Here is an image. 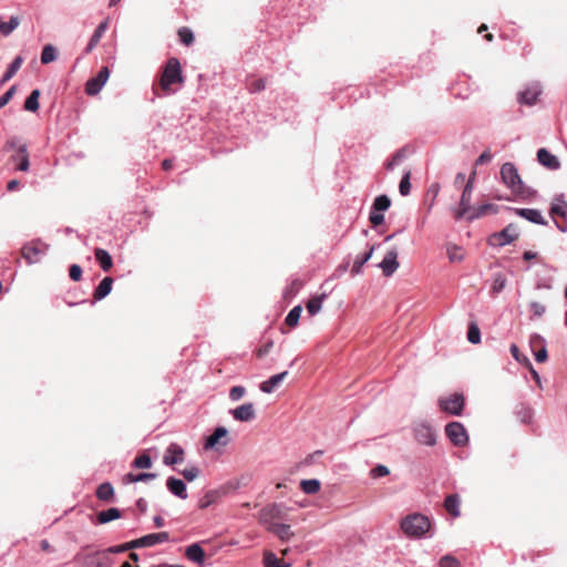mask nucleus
Here are the masks:
<instances>
[{
  "instance_id": "21",
  "label": "nucleus",
  "mask_w": 567,
  "mask_h": 567,
  "mask_svg": "<svg viewBox=\"0 0 567 567\" xmlns=\"http://www.w3.org/2000/svg\"><path fill=\"white\" fill-rule=\"evenodd\" d=\"M488 213L496 214L497 213V206L494 205V204H489V203L482 204V205H478L476 207L472 206V210H470V213H467L464 218L467 221L471 223V221H473L475 219H478V218L485 216Z\"/></svg>"
},
{
  "instance_id": "16",
  "label": "nucleus",
  "mask_w": 567,
  "mask_h": 567,
  "mask_svg": "<svg viewBox=\"0 0 567 567\" xmlns=\"http://www.w3.org/2000/svg\"><path fill=\"white\" fill-rule=\"evenodd\" d=\"M184 461V450L177 443H172L167 447L165 455L163 457V463L165 465H174L182 463Z\"/></svg>"
},
{
  "instance_id": "37",
  "label": "nucleus",
  "mask_w": 567,
  "mask_h": 567,
  "mask_svg": "<svg viewBox=\"0 0 567 567\" xmlns=\"http://www.w3.org/2000/svg\"><path fill=\"white\" fill-rule=\"evenodd\" d=\"M320 486H321L320 481L317 478L302 480L300 482V487H301L302 492L308 495L318 493L320 491Z\"/></svg>"
},
{
  "instance_id": "3",
  "label": "nucleus",
  "mask_w": 567,
  "mask_h": 567,
  "mask_svg": "<svg viewBox=\"0 0 567 567\" xmlns=\"http://www.w3.org/2000/svg\"><path fill=\"white\" fill-rule=\"evenodd\" d=\"M184 82V78L182 74V66L176 58H171L161 76V87L166 92H173L172 86L174 84H182Z\"/></svg>"
},
{
  "instance_id": "63",
  "label": "nucleus",
  "mask_w": 567,
  "mask_h": 567,
  "mask_svg": "<svg viewBox=\"0 0 567 567\" xmlns=\"http://www.w3.org/2000/svg\"><path fill=\"white\" fill-rule=\"evenodd\" d=\"M69 276L73 281H79L82 278V268L76 264L71 265Z\"/></svg>"
},
{
  "instance_id": "61",
  "label": "nucleus",
  "mask_w": 567,
  "mask_h": 567,
  "mask_svg": "<svg viewBox=\"0 0 567 567\" xmlns=\"http://www.w3.org/2000/svg\"><path fill=\"white\" fill-rule=\"evenodd\" d=\"M369 220H370V223L372 224L373 227H377V226L383 224L384 215L382 213H379V212H375V210H371L370 216H369Z\"/></svg>"
},
{
  "instance_id": "24",
  "label": "nucleus",
  "mask_w": 567,
  "mask_h": 567,
  "mask_svg": "<svg viewBox=\"0 0 567 567\" xmlns=\"http://www.w3.org/2000/svg\"><path fill=\"white\" fill-rule=\"evenodd\" d=\"M166 485H167V488L169 489V492L172 494H174L175 496H177L182 499L187 498L186 485L182 480L175 478V477H168Z\"/></svg>"
},
{
  "instance_id": "44",
  "label": "nucleus",
  "mask_w": 567,
  "mask_h": 567,
  "mask_svg": "<svg viewBox=\"0 0 567 567\" xmlns=\"http://www.w3.org/2000/svg\"><path fill=\"white\" fill-rule=\"evenodd\" d=\"M302 308L301 306L293 307L287 315L285 322L289 327H295L298 324Z\"/></svg>"
},
{
  "instance_id": "32",
  "label": "nucleus",
  "mask_w": 567,
  "mask_h": 567,
  "mask_svg": "<svg viewBox=\"0 0 567 567\" xmlns=\"http://www.w3.org/2000/svg\"><path fill=\"white\" fill-rule=\"evenodd\" d=\"M95 259L104 271H109L113 265L111 255L103 248H96L94 251Z\"/></svg>"
},
{
  "instance_id": "57",
  "label": "nucleus",
  "mask_w": 567,
  "mask_h": 567,
  "mask_svg": "<svg viewBox=\"0 0 567 567\" xmlns=\"http://www.w3.org/2000/svg\"><path fill=\"white\" fill-rule=\"evenodd\" d=\"M529 308L530 310L533 311V318H540L544 316V313L546 312V307L540 303V302H537V301H532L529 303Z\"/></svg>"
},
{
  "instance_id": "49",
  "label": "nucleus",
  "mask_w": 567,
  "mask_h": 567,
  "mask_svg": "<svg viewBox=\"0 0 567 567\" xmlns=\"http://www.w3.org/2000/svg\"><path fill=\"white\" fill-rule=\"evenodd\" d=\"M411 173L406 172L399 184V192L402 196H408L411 192V183H410Z\"/></svg>"
},
{
  "instance_id": "50",
  "label": "nucleus",
  "mask_w": 567,
  "mask_h": 567,
  "mask_svg": "<svg viewBox=\"0 0 567 567\" xmlns=\"http://www.w3.org/2000/svg\"><path fill=\"white\" fill-rule=\"evenodd\" d=\"M133 466L136 468H150L152 466V458L147 454H142L135 457Z\"/></svg>"
},
{
  "instance_id": "7",
  "label": "nucleus",
  "mask_w": 567,
  "mask_h": 567,
  "mask_svg": "<svg viewBox=\"0 0 567 567\" xmlns=\"http://www.w3.org/2000/svg\"><path fill=\"white\" fill-rule=\"evenodd\" d=\"M464 404L465 400L461 393H454L447 398L439 399L440 409L451 415H461L464 409Z\"/></svg>"
},
{
  "instance_id": "28",
  "label": "nucleus",
  "mask_w": 567,
  "mask_h": 567,
  "mask_svg": "<svg viewBox=\"0 0 567 567\" xmlns=\"http://www.w3.org/2000/svg\"><path fill=\"white\" fill-rule=\"evenodd\" d=\"M113 279L111 277H105L101 280L99 286L95 288L93 292V298L95 300L104 299L112 291Z\"/></svg>"
},
{
  "instance_id": "30",
  "label": "nucleus",
  "mask_w": 567,
  "mask_h": 567,
  "mask_svg": "<svg viewBox=\"0 0 567 567\" xmlns=\"http://www.w3.org/2000/svg\"><path fill=\"white\" fill-rule=\"evenodd\" d=\"M23 63V58L18 55L16 59L11 62L4 74L2 75L0 80V85H3L6 82H8L10 79H12L17 72L20 70L21 65Z\"/></svg>"
},
{
  "instance_id": "53",
  "label": "nucleus",
  "mask_w": 567,
  "mask_h": 567,
  "mask_svg": "<svg viewBox=\"0 0 567 567\" xmlns=\"http://www.w3.org/2000/svg\"><path fill=\"white\" fill-rule=\"evenodd\" d=\"M517 416L523 423H529L533 417V410L527 405H522L519 410H517Z\"/></svg>"
},
{
  "instance_id": "33",
  "label": "nucleus",
  "mask_w": 567,
  "mask_h": 567,
  "mask_svg": "<svg viewBox=\"0 0 567 567\" xmlns=\"http://www.w3.org/2000/svg\"><path fill=\"white\" fill-rule=\"evenodd\" d=\"M121 511L116 507H111L106 511H102L97 514V522L100 524H107L114 519H117L121 517Z\"/></svg>"
},
{
  "instance_id": "2",
  "label": "nucleus",
  "mask_w": 567,
  "mask_h": 567,
  "mask_svg": "<svg viewBox=\"0 0 567 567\" xmlns=\"http://www.w3.org/2000/svg\"><path fill=\"white\" fill-rule=\"evenodd\" d=\"M430 527V519L419 513L410 514L401 520V529L406 536L412 538L423 537Z\"/></svg>"
},
{
  "instance_id": "54",
  "label": "nucleus",
  "mask_w": 567,
  "mask_h": 567,
  "mask_svg": "<svg viewBox=\"0 0 567 567\" xmlns=\"http://www.w3.org/2000/svg\"><path fill=\"white\" fill-rule=\"evenodd\" d=\"M266 89V80L265 79H254L248 82V90L251 93L261 92Z\"/></svg>"
},
{
  "instance_id": "13",
  "label": "nucleus",
  "mask_w": 567,
  "mask_h": 567,
  "mask_svg": "<svg viewBox=\"0 0 567 567\" xmlns=\"http://www.w3.org/2000/svg\"><path fill=\"white\" fill-rule=\"evenodd\" d=\"M540 93H542L540 84L537 82H534L518 93V102L520 104L532 106V105L536 104Z\"/></svg>"
},
{
  "instance_id": "1",
  "label": "nucleus",
  "mask_w": 567,
  "mask_h": 567,
  "mask_svg": "<svg viewBox=\"0 0 567 567\" xmlns=\"http://www.w3.org/2000/svg\"><path fill=\"white\" fill-rule=\"evenodd\" d=\"M502 182L509 188L514 194L527 197L534 195L536 192L529 187H526L518 174L516 166L513 163H504L501 167Z\"/></svg>"
},
{
  "instance_id": "5",
  "label": "nucleus",
  "mask_w": 567,
  "mask_h": 567,
  "mask_svg": "<svg viewBox=\"0 0 567 567\" xmlns=\"http://www.w3.org/2000/svg\"><path fill=\"white\" fill-rule=\"evenodd\" d=\"M48 249L49 245L42 243L41 240H33L22 247L21 254L29 264H35L41 260V258L47 254Z\"/></svg>"
},
{
  "instance_id": "59",
  "label": "nucleus",
  "mask_w": 567,
  "mask_h": 567,
  "mask_svg": "<svg viewBox=\"0 0 567 567\" xmlns=\"http://www.w3.org/2000/svg\"><path fill=\"white\" fill-rule=\"evenodd\" d=\"M246 393V389L241 385H236L230 389L229 398L233 401L240 400Z\"/></svg>"
},
{
  "instance_id": "48",
  "label": "nucleus",
  "mask_w": 567,
  "mask_h": 567,
  "mask_svg": "<svg viewBox=\"0 0 567 567\" xmlns=\"http://www.w3.org/2000/svg\"><path fill=\"white\" fill-rule=\"evenodd\" d=\"M19 145H27V143H23L21 138L18 136H11L6 141L3 145V151L9 152L14 150L16 152H18Z\"/></svg>"
},
{
  "instance_id": "22",
  "label": "nucleus",
  "mask_w": 567,
  "mask_h": 567,
  "mask_svg": "<svg viewBox=\"0 0 567 567\" xmlns=\"http://www.w3.org/2000/svg\"><path fill=\"white\" fill-rule=\"evenodd\" d=\"M537 161L544 167L551 169V171H556L560 167V162L557 158V156L553 155L546 148H539L537 151Z\"/></svg>"
},
{
  "instance_id": "31",
  "label": "nucleus",
  "mask_w": 567,
  "mask_h": 567,
  "mask_svg": "<svg viewBox=\"0 0 567 567\" xmlns=\"http://www.w3.org/2000/svg\"><path fill=\"white\" fill-rule=\"evenodd\" d=\"M374 250H375V246L373 245L370 247V249L367 252L357 256V258L353 262L352 269H351V272L353 275H359L361 272L363 265L369 261V259L372 257Z\"/></svg>"
},
{
  "instance_id": "4",
  "label": "nucleus",
  "mask_w": 567,
  "mask_h": 567,
  "mask_svg": "<svg viewBox=\"0 0 567 567\" xmlns=\"http://www.w3.org/2000/svg\"><path fill=\"white\" fill-rule=\"evenodd\" d=\"M474 179H475V172L472 173V175L470 176L467 183L465 184V186L463 188L458 206L451 208L453 212L454 219L457 221L464 219L466 214L470 213V210H472L471 203H472V193L474 189Z\"/></svg>"
},
{
  "instance_id": "6",
  "label": "nucleus",
  "mask_w": 567,
  "mask_h": 567,
  "mask_svg": "<svg viewBox=\"0 0 567 567\" xmlns=\"http://www.w3.org/2000/svg\"><path fill=\"white\" fill-rule=\"evenodd\" d=\"M414 439L423 445L433 446L436 443V432L427 422H417L413 426Z\"/></svg>"
},
{
  "instance_id": "20",
  "label": "nucleus",
  "mask_w": 567,
  "mask_h": 567,
  "mask_svg": "<svg viewBox=\"0 0 567 567\" xmlns=\"http://www.w3.org/2000/svg\"><path fill=\"white\" fill-rule=\"evenodd\" d=\"M185 556L200 567L205 565L206 554L199 543L189 545L185 550Z\"/></svg>"
},
{
  "instance_id": "36",
  "label": "nucleus",
  "mask_w": 567,
  "mask_h": 567,
  "mask_svg": "<svg viewBox=\"0 0 567 567\" xmlns=\"http://www.w3.org/2000/svg\"><path fill=\"white\" fill-rule=\"evenodd\" d=\"M114 496V488L111 483H102L96 489V497L101 501L109 502Z\"/></svg>"
},
{
  "instance_id": "46",
  "label": "nucleus",
  "mask_w": 567,
  "mask_h": 567,
  "mask_svg": "<svg viewBox=\"0 0 567 567\" xmlns=\"http://www.w3.org/2000/svg\"><path fill=\"white\" fill-rule=\"evenodd\" d=\"M467 340L473 344H477L481 342V331L477 324L474 322H472L468 327Z\"/></svg>"
},
{
  "instance_id": "38",
  "label": "nucleus",
  "mask_w": 567,
  "mask_h": 567,
  "mask_svg": "<svg viewBox=\"0 0 567 567\" xmlns=\"http://www.w3.org/2000/svg\"><path fill=\"white\" fill-rule=\"evenodd\" d=\"M40 91L33 90L24 102V110L29 112H37L40 107L39 104Z\"/></svg>"
},
{
  "instance_id": "10",
  "label": "nucleus",
  "mask_w": 567,
  "mask_h": 567,
  "mask_svg": "<svg viewBox=\"0 0 567 567\" xmlns=\"http://www.w3.org/2000/svg\"><path fill=\"white\" fill-rule=\"evenodd\" d=\"M110 76V71L107 66L101 68L99 73L90 79L85 84V93L87 95H96L104 84L106 83L107 79Z\"/></svg>"
},
{
  "instance_id": "18",
  "label": "nucleus",
  "mask_w": 567,
  "mask_h": 567,
  "mask_svg": "<svg viewBox=\"0 0 567 567\" xmlns=\"http://www.w3.org/2000/svg\"><path fill=\"white\" fill-rule=\"evenodd\" d=\"M517 216L537 225H547L542 213L535 208H511Z\"/></svg>"
},
{
  "instance_id": "26",
  "label": "nucleus",
  "mask_w": 567,
  "mask_h": 567,
  "mask_svg": "<svg viewBox=\"0 0 567 567\" xmlns=\"http://www.w3.org/2000/svg\"><path fill=\"white\" fill-rule=\"evenodd\" d=\"M549 214L551 216H555V215H558L561 217L567 216V202L565 199L564 194H559L554 198V200L550 205V208H549Z\"/></svg>"
},
{
  "instance_id": "9",
  "label": "nucleus",
  "mask_w": 567,
  "mask_h": 567,
  "mask_svg": "<svg viewBox=\"0 0 567 567\" xmlns=\"http://www.w3.org/2000/svg\"><path fill=\"white\" fill-rule=\"evenodd\" d=\"M445 434L455 446H464L468 441L467 432L464 425L460 422L447 423L445 426Z\"/></svg>"
},
{
  "instance_id": "52",
  "label": "nucleus",
  "mask_w": 567,
  "mask_h": 567,
  "mask_svg": "<svg viewBox=\"0 0 567 567\" xmlns=\"http://www.w3.org/2000/svg\"><path fill=\"white\" fill-rule=\"evenodd\" d=\"M235 478L229 480L225 485H221L218 489H215V497L218 495H228L238 489L234 486Z\"/></svg>"
},
{
  "instance_id": "56",
  "label": "nucleus",
  "mask_w": 567,
  "mask_h": 567,
  "mask_svg": "<svg viewBox=\"0 0 567 567\" xmlns=\"http://www.w3.org/2000/svg\"><path fill=\"white\" fill-rule=\"evenodd\" d=\"M447 255H449V259L451 261H462L464 258V255H463L461 248L457 246L447 247Z\"/></svg>"
},
{
  "instance_id": "43",
  "label": "nucleus",
  "mask_w": 567,
  "mask_h": 567,
  "mask_svg": "<svg viewBox=\"0 0 567 567\" xmlns=\"http://www.w3.org/2000/svg\"><path fill=\"white\" fill-rule=\"evenodd\" d=\"M406 157L405 148L396 151L391 159L386 163L385 167L388 171H392L395 166L400 165Z\"/></svg>"
},
{
  "instance_id": "27",
  "label": "nucleus",
  "mask_w": 567,
  "mask_h": 567,
  "mask_svg": "<svg viewBox=\"0 0 567 567\" xmlns=\"http://www.w3.org/2000/svg\"><path fill=\"white\" fill-rule=\"evenodd\" d=\"M461 497L458 494H450L446 496L444 501L445 509L453 516L458 517L461 514Z\"/></svg>"
},
{
  "instance_id": "39",
  "label": "nucleus",
  "mask_w": 567,
  "mask_h": 567,
  "mask_svg": "<svg viewBox=\"0 0 567 567\" xmlns=\"http://www.w3.org/2000/svg\"><path fill=\"white\" fill-rule=\"evenodd\" d=\"M155 473H140V474H133L128 473L124 476L125 483H137V482H146L156 478Z\"/></svg>"
},
{
  "instance_id": "23",
  "label": "nucleus",
  "mask_w": 567,
  "mask_h": 567,
  "mask_svg": "<svg viewBox=\"0 0 567 567\" xmlns=\"http://www.w3.org/2000/svg\"><path fill=\"white\" fill-rule=\"evenodd\" d=\"M288 371H284L281 373L275 374L270 377L268 380L260 383V391L264 393H271L274 390L284 381L287 377Z\"/></svg>"
},
{
  "instance_id": "11",
  "label": "nucleus",
  "mask_w": 567,
  "mask_h": 567,
  "mask_svg": "<svg viewBox=\"0 0 567 567\" xmlns=\"http://www.w3.org/2000/svg\"><path fill=\"white\" fill-rule=\"evenodd\" d=\"M281 513V505L276 503L270 504L259 512V522L266 527V529H269V525L277 524L275 520L280 518Z\"/></svg>"
},
{
  "instance_id": "58",
  "label": "nucleus",
  "mask_w": 567,
  "mask_h": 567,
  "mask_svg": "<svg viewBox=\"0 0 567 567\" xmlns=\"http://www.w3.org/2000/svg\"><path fill=\"white\" fill-rule=\"evenodd\" d=\"M440 567H460V561L451 555H445L440 559Z\"/></svg>"
},
{
  "instance_id": "35",
  "label": "nucleus",
  "mask_w": 567,
  "mask_h": 567,
  "mask_svg": "<svg viewBox=\"0 0 567 567\" xmlns=\"http://www.w3.org/2000/svg\"><path fill=\"white\" fill-rule=\"evenodd\" d=\"M264 565L265 567H290L291 564L285 563L284 560L279 559L276 554L272 551H266L264 554Z\"/></svg>"
},
{
  "instance_id": "47",
  "label": "nucleus",
  "mask_w": 567,
  "mask_h": 567,
  "mask_svg": "<svg viewBox=\"0 0 567 567\" xmlns=\"http://www.w3.org/2000/svg\"><path fill=\"white\" fill-rule=\"evenodd\" d=\"M178 38L181 43L190 45L194 41L193 31L189 28L183 27L178 30Z\"/></svg>"
},
{
  "instance_id": "29",
  "label": "nucleus",
  "mask_w": 567,
  "mask_h": 567,
  "mask_svg": "<svg viewBox=\"0 0 567 567\" xmlns=\"http://www.w3.org/2000/svg\"><path fill=\"white\" fill-rule=\"evenodd\" d=\"M109 23L107 21L101 22L97 28L95 29L94 33L92 34L86 48L85 53H90L100 42L101 38L107 30Z\"/></svg>"
},
{
  "instance_id": "34",
  "label": "nucleus",
  "mask_w": 567,
  "mask_h": 567,
  "mask_svg": "<svg viewBox=\"0 0 567 567\" xmlns=\"http://www.w3.org/2000/svg\"><path fill=\"white\" fill-rule=\"evenodd\" d=\"M21 20L18 16H12L8 22H0V33L3 37L10 35L20 24Z\"/></svg>"
},
{
  "instance_id": "15",
  "label": "nucleus",
  "mask_w": 567,
  "mask_h": 567,
  "mask_svg": "<svg viewBox=\"0 0 567 567\" xmlns=\"http://www.w3.org/2000/svg\"><path fill=\"white\" fill-rule=\"evenodd\" d=\"M10 162L16 164L17 171L28 172L30 169L28 145H19V151L10 157Z\"/></svg>"
},
{
  "instance_id": "42",
  "label": "nucleus",
  "mask_w": 567,
  "mask_h": 567,
  "mask_svg": "<svg viewBox=\"0 0 567 567\" xmlns=\"http://www.w3.org/2000/svg\"><path fill=\"white\" fill-rule=\"evenodd\" d=\"M326 298V295L317 296L310 299L306 306L307 311L309 315L315 316L317 315L322 307L323 299Z\"/></svg>"
},
{
  "instance_id": "41",
  "label": "nucleus",
  "mask_w": 567,
  "mask_h": 567,
  "mask_svg": "<svg viewBox=\"0 0 567 567\" xmlns=\"http://www.w3.org/2000/svg\"><path fill=\"white\" fill-rule=\"evenodd\" d=\"M391 206V200L386 195H379L374 198L372 204V210L382 213L389 209Z\"/></svg>"
},
{
  "instance_id": "64",
  "label": "nucleus",
  "mask_w": 567,
  "mask_h": 567,
  "mask_svg": "<svg viewBox=\"0 0 567 567\" xmlns=\"http://www.w3.org/2000/svg\"><path fill=\"white\" fill-rule=\"evenodd\" d=\"M14 93L16 86L13 85L0 97V109L4 107L10 102Z\"/></svg>"
},
{
  "instance_id": "8",
  "label": "nucleus",
  "mask_w": 567,
  "mask_h": 567,
  "mask_svg": "<svg viewBox=\"0 0 567 567\" xmlns=\"http://www.w3.org/2000/svg\"><path fill=\"white\" fill-rule=\"evenodd\" d=\"M519 236L518 228L514 224H508L504 229L494 233L489 237V244L498 247H504L512 244Z\"/></svg>"
},
{
  "instance_id": "45",
  "label": "nucleus",
  "mask_w": 567,
  "mask_h": 567,
  "mask_svg": "<svg viewBox=\"0 0 567 567\" xmlns=\"http://www.w3.org/2000/svg\"><path fill=\"white\" fill-rule=\"evenodd\" d=\"M227 434L228 431L226 427H215V452L217 451V445H226L228 443Z\"/></svg>"
},
{
  "instance_id": "60",
  "label": "nucleus",
  "mask_w": 567,
  "mask_h": 567,
  "mask_svg": "<svg viewBox=\"0 0 567 567\" xmlns=\"http://www.w3.org/2000/svg\"><path fill=\"white\" fill-rule=\"evenodd\" d=\"M390 474V470L382 464L377 465L374 468L371 470V476L373 478L383 477Z\"/></svg>"
},
{
  "instance_id": "12",
  "label": "nucleus",
  "mask_w": 567,
  "mask_h": 567,
  "mask_svg": "<svg viewBox=\"0 0 567 567\" xmlns=\"http://www.w3.org/2000/svg\"><path fill=\"white\" fill-rule=\"evenodd\" d=\"M398 261V249L395 247L391 248L382 259V261L378 265L381 268L383 275L385 277H391L396 269L399 268Z\"/></svg>"
},
{
  "instance_id": "14",
  "label": "nucleus",
  "mask_w": 567,
  "mask_h": 567,
  "mask_svg": "<svg viewBox=\"0 0 567 567\" xmlns=\"http://www.w3.org/2000/svg\"><path fill=\"white\" fill-rule=\"evenodd\" d=\"M169 540V534L167 532L154 533L145 535L141 538L134 539V544L136 548L142 547H152L161 543H166Z\"/></svg>"
},
{
  "instance_id": "40",
  "label": "nucleus",
  "mask_w": 567,
  "mask_h": 567,
  "mask_svg": "<svg viewBox=\"0 0 567 567\" xmlns=\"http://www.w3.org/2000/svg\"><path fill=\"white\" fill-rule=\"evenodd\" d=\"M56 58H58L56 49L52 44L44 45L42 53H41V63L49 64V63L55 61Z\"/></svg>"
},
{
  "instance_id": "51",
  "label": "nucleus",
  "mask_w": 567,
  "mask_h": 567,
  "mask_svg": "<svg viewBox=\"0 0 567 567\" xmlns=\"http://www.w3.org/2000/svg\"><path fill=\"white\" fill-rule=\"evenodd\" d=\"M506 278L502 274H497L494 277L493 285H492V291L494 293H499L506 286Z\"/></svg>"
},
{
  "instance_id": "62",
  "label": "nucleus",
  "mask_w": 567,
  "mask_h": 567,
  "mask_svg": "<svg viewBox=\"0 0 567 567\" xmlns=\"http://www.w3.org/2000/svg\"><path fill=\"white\" fill-rule=\"evenodd\" d=\"M251 480H252L251 474H248V473L243 474L240 477L235 478L234 486L238 487V488L248 486L250 484Z\"/></svg>"
},
{
  "instance_id": "19",
  "label": "nucleus",
  "mask_w": 567,
  "mask_h": 567,
  "mask_svg": "<svg viewBox=\"0 0 567 567\" xmlns=\"http://www.w3.org/2000/svg\"><path fill=\"white\" fill-rule=\"evenodd\" d=\"M233 414V417L236 421L240 422H249L256 417L255 408L252 403H245L240 406L230 411Z\"/></svg>"
},
{
  "instance_id": "17",
  "label": "nucleus",
  "mask_w": 567,
  "mask_h": 567,
  "mask_svg": "<svg viewBox=\"0 0 567 567\" xmlns=\"http://www.w3.org/2000/svg\"><path fill=\"white\" fill-rule=\"evenodd\" d=\"M529 343L532 348L539 347L538 350H534L535 360L545 362L548 358L545 339L540 334L534 333L530 336Z\"/></svg>"
},
{
  "instance_id": "25",
  "label": "nucleus",
  "mask_w": 567,
  "mask_h": 567,
  "mask_svg": "<svg viewBox=\"0 0 567 567\" xmlns=\"http://www.w3.org/2000/svg\"><path fill=\"white\" fill-rule=\"evenodd\" d=\"M267 530L276 535L281 542H288L293 536L291 527L288 524L277 523L276 525H269V529Z\"/></svg>"
},
{
  "instance_id": "55",
  "label": "nucleus",
  "mask_w": 567,
  "mask_h": 567,
  "mask_svg": "<svg viewBox=\"0 0 567 567\" xmlns=\"http://www.w3.org/2000/svg\"><path fill=\"white\" fill-rule=\"evenodd\" d=\"M134 544V540H131L128 543H125L123 545H117V546H112V547H109L105 553H109V554H120V553H124L128 549H134L136 548Z\"/></svg>"
}]
</instances>
